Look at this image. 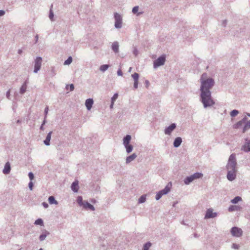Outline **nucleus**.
<instances>
[{
  "label": "nucleus",
  "mask_w": 250,
  "mask_h": 250,
  "mask_svg": "<svg viewBox=\"0 0 250 250\" xmlns=\"http://www.w3.org/2000/svg\"><path fill=\"white\" fill-rule=\"evenodd\" d=\"M227 178L229 181H232L236 177L237 171L227 170Z\"/></svg>",
  "instance_id": "10"
},
{
  "label": "nucleus",
  "mask_w": 250,
  "mask_h": 250,
  "mask_svg": "<svg viewBox=\"0 0 250 250\" xmlns=\"http://www.w3.org/2000/svg\"><path fill=\"white\" fill-rule=\"evenodd\" d=\"M245 144L242 146L241 150L246 152L250 151V140L246 139Z\"/></svg>",
  "instance_id": "12"
},
{
  "label": "nucleus",
  "mask_w": 250,
  "mask_h": 250,
  "mask_svg": "<svg viewBox=\"0 0 250 250\" xmlns=\"http://www.w3.org/2000/svg\"><path fill=\"white\" fill-rule=\"evenodd\" d=\"M52 133V131H50L47 134L46 137L45 139L44 140L43 143L44 144L47 146H48L50 145V141L51 138V134Z\"/></svg>",
  "instance_id": "21"
},
{
  "label": "nucleus",
  "mask_w": 250,
  "mask_h": 250,
  "mask_svg": "<svg viewBox=\"0 0 250 250\" xmlns=\"http://www.w3.org/2000/svg\"><path fill=\"white\" fill-rule=\"evenodd\" d=\"M72 190L74 192H77L79 190V182L76 180L73 182L71 186Z\"/></svg>",
  "instance_id": "16"
},
{
  "label": "nucleus",
  "mask_w": 250,
  "mask_h": 250,
  "mask_svg": "<svg viewBox=\"0 0 250 250\" xmlns=\"http://www.w3.org/2000/svg\"><path fill=\"white\" fill-rule=\"evenodd\" d=\"M137 157V155L135 153H133L132 154L127 156L125 159V163L126 164H128L133 161H134L136 157Z\"/></svg>",
  "instance_id": "17"
},
{
  "label": "nucleus",
  "mask_w": 250,
  "mask_h": 250,
  "mask_svg": "<svg viewBox=\"0 0 250 250\" xmlns=\"http://www.w3.org/2000/svg\"><path fill=\"white\" fill-rule=\"evenodd\" d=\"M48 202L50 204H55L57 205L58 204V202L57 201H56L53 196H50L48 198Z\"/></svg>",
  "instance_id": "26"
},
{
  "label": "nucleus",
  "mask_w": 250,
  "mask_h": 250,
  "mask_svg": "<svg viewBox=\"0 0 250 250\" xmlns=\"http://www.w3.org/2000/svg\"><path fill=\"white\" fill-rule=\"evenodd\" d=\"M109 68V65L108 64H103L101 65L100 67V70L102 72L105 71Z\"/></svg>",
  "instance_id": "32"
},
{
  "label": "nucleus",
  "mask_w": 250,
  "mask_h": 250,
  "mask_svg": "<svg viewBox=\"0 0 250 250\" xmlns=\"http://www.w3.org/2000/svg\"><path fill=\"white\" fill-rule=\"evenodd\" d=\"M146 200V196L145 195H142L138 199V203L139 204L144 203Z\"/></svg>",
  "instance_id": "33"
},
{
  "label": "nucleus",
  "mask_w": 250,
  "mask_h": 250,
  "mask_svg": "<svg viewBox=\"0 0 250 250\" xmlns=\"http://www.w3.org/2000/svg\"><path fill=\"white\" fill-rule=\"evenodd\" d=\"M238 113H239V111L237 110L234 109L230 112V115L231 117H235L236 115H237Z\"/></svg>",
  "instance_id": "36"
},
{
  "label": "nucleus",
  "mask_w": 250,
  "mask_h": 250,
  "mask_svg": "<svg viewBox=\"0 0 250 250\" xmlns=\"http://www.w3.org/2000/svg\"><path fill=\"white\" fill-rule=\"evenodd\" d=\"M72 62V58L70 56L66 60H65L64 62V65H69Z\"/></svg>",
  "instance_id": "35"
},
{
  "label": "nucleus",
  "mask_w": 250,
  "mask_h": 250,
  "mask_svg": "<svg viewBox=\"0 0 250 250\" xmlns=\"http://www.w3.org/2000/svg\"><path fill=\"white\" fill-rule=\"evenodd\" d=\"M132 52L135 57L137 56L139 54V51L136 46L133 47Z\"/></svg>",
  "instance_id": "37"
},
{
  "label": "nucleus",
  "mask_w": 250,
  "mask_h": 250,
  "mask_svg": "<svg viewBox=\"0 0 250 250\" xmlns=\"http://www.w3.org/2000/svg\"><path fill=\"white\" fill-rule=\"evenodd\" d=\"M5 14L4 10H0V17L3 16Z\"/></svg>",
  "instance_id": "51"
},
{
  "label": "nucleus",
  "mask_w": 250,
  "mask_h": 250,
  "mask_svg": "<svg viewBox=\"0 0 250 250\" xmlns=\"http://www.w3.org/2000/svg\"><path fill=\"white\" fill-rule=\"evenodd\" d=\"M70 88V91H72L74 89V85L73 84H67L66 85V89Z\"/></svg>",
  "instance_id": "38"
},
{
  "label": "nucleus",
  "mask_w": 250,
  "mask_h": 250,
  "mask_svg": "<svg viewBox=\"0 0 250 250\" xmlns=\"http://www.w3.org/2000/svg\"><path fill=\"white\" fill-rule=\"evenodd\" d=\"M42 63V58L37 57L34 60V73H37L40 70Z\"/></svg>",
  "instance_id": "7"
},
{
  "label": "nucleus",
  "mask_w": 250,
  "mask_h": 250,
  "mask_svg": "<svg viewBox=\"0 0 250 250\" xmlns=\"http://www.w3.org/2000/svg\"><path fill=\"white\" fill-rule=\"evenodd\" d=\"M176 125L175 123L171 124L170 125L167 127L165 130V134L166 135H170L171 132L176 128Z\"/></svg>",
  "instance_id": "11"
},
{
  "label": "nucleus",
  "mask_w": 250,
  "mask_h": 250,
  "mask_svg": "<svg viewBox=\"0 0 250 250\" xmlns=\"http://www.w3.org/2000/svg\"><path fill=\"white\" fill-rule=\"evenodd\" d=\"M203 177V173L201 172H196L193 174L189 176H187L184 179V183L185 185H189L190 183L195 180L201 178Z\"/></svg>",
  "instance_id": "4"
},
{
  "label": "nucleus",
  "mask_w": 250,
  "mask_h": 250,
  "mask_svg": "<svg viewBox=\"0 0 250 250\" xmlns=\"http://www.w3.org/2000/svg\"><path fill=\"white\" fill-rule=\"evenodd\" d=\"M132 78L134 80V85L133 87L135 89H137L138 88V79L139 77V75L137 73H134L131 75Z\"/></svg>",
  "instance_id": "13"
},
{
  "label": "nucleus",
  "mask_w": 250,
  "mask_h": 250,
  "mask_svg": "<svg viewBox=\"0 0 250 250\" xmlns=\"http://www.w3.org/2000/svg\"><path fill=\"white\" fill-rule=\"evenodd\" d=\"M250 128V120L247 121L242 128V132L245 133Z\"/></svg>",
  "instance_id": "25"
},
{
  "label": "nucleus",
  "mask_w": 250,
  "mask_h": 250,
  "mask_svg": "<svg viewBox=\"0 0 250 250\" xmlns=\"http://www.w3.org/2000/svg\"><path fill=\"white\" fill-rule=\"evenodd\" d=\"M231 248L235 250H238L239 249V246L238 245L234 243L232 245Z\"/></svg>",
  "instance_id": "44"
},
{
  "label": "nucleus",
  "mask_w": 250,
  "mask_h": 250,
  "mask_svg": "<svg viewBox=\"0 0 250 250\" xmlns=\"http://www.w3.org/2000/svg\"><path fill=\"white\" fill-rule=\"evenodd\" d=\"M42 205L43 206V207L45 208H47L48 207V205L47 203L46 202H43L42 203Z\"/></svg>",
  "instance_id": "47"
},
{
  "label": "nucleus",
  "mask_w": 250,
  "mask_h": 250,
  "mask_svg": "<svg viewBox=\"0 0 250 250\" xmlns=\"http://www.w3.org/2000/svg\"><path fill=\"white\" fill-rule=\"evenodd\" d=\"M28 176L31 181L33 180L34 176V174L32 172H30L28 173Z\"/></svg>",
  "instance_id": "43"
},
{
  "label": "nucleus",
  "mask_w": 250,
  "mask_h": 250,
  "mask_svg": "<svg viewBox=\"0 0 250 250\" xmlns=\"http://www.w3.org/2000/svg\"><path fill=\"white\" fill-rule=\"evenodd\" d=\"M21 123V120H18L17 121V124H20V123Z\"/></svg>",
  "instance_id": "60"
},
{
  "label": "nucleus",
  "mask_w": 250,
  "mask_h": 250,
  "mask_svg": "<svg viewBox=\"0 0 250 250\" xmlns=\"http://www.w3.org/2000/svg\"><path fill=\"white\" fill-rule=\"evenodd\" d=\"M124 146L125 148L126 152H127V153H130V152H132L133 147L131 145L129 144L127 145Z\"/></svg>",
  "instance_id": "27"
},
{
  "label": "nucleus",
  "mask_w": 250,
  "mask_h": 250,
  "mask_svg": "<svg viewBox=\"0 0 250 250\" xmlns=\"http://www.w3.org/2000/svg\"><path fill=\"white\" fill-rule=\"evenodd\" d=\"M93 100L92 99L89 98L86 100L85 103V106L88 110H90L93 104Z\"/></svg>",
  "instance_id": "15"
},
{
  "label": "nucleus",
  "mask_w": 250,
  "mask_h": 250,
  "mask_svg": "<svg viewBox=\"0 0 250 250\" xmlns=\"http://www.w3.org/2000/svg\"><path fill=\"white\" fill-rule=\"evenodd\" d=\"M145 84H146V87L147 88L149 85V82L148 80H146L145 81Z\"/></svg>",
  "instance_id": "52"
},
{
  "label": "nucleus",
  "mask_w": 250,
  "mask_h": 250,
  "mask_svg": "<svg viewBox=\"0 0 250 250\" xmlns=\"http://www.w3.org/2000/svg\"><path fill=\"white\" fill-rule=\"evenodd\" d=\"M247 118L246 116H245L242 120V122L244 124H245L247 122Z\"/></svg>",
  "instance_id": "50"
},
{
  "label": "nucleus",
  "mask_w": 250,
  "mask_h": 250,
  "mask_svg": "<svg viewBox=\"0 0 250 250\" xmlns=\"http://www.w3.org/2000/svg\"><path fill=\"white\" fill-rule=\"evenodd\" d=\"M161 193L159 192V191H158L156 193V196H155V199H156V200H159L162 197V196H163L162 195H161Z\"/></svg>",
  "instance_id": "41"
},
{
  "label": "nucleus",
  "mask_w": 250,
  "mask_h": 250,
  "mask_svg": "<svg viewBox=\"0 0 250 250\" xmlns=\"http://www.w3.org/2000/svg\"><path fill=\"white\" fill-rule=\"evenodd\" d=\"M35 43H37L38 42V39H39V36L38 35H36L35 37Z\"/></svg>",
  "instance_id": "53"
},
{
  "label": "nucleus",
  "mask_w": 250,
  "mask_h": 250,
  "mask_svg": "<svg viewBox=\"0 0 250 250\" xmlns=\"http://www.w3.org/2000/svg\"><path fill=\"white\" fill-rule=\"evenodd\" d=\"M43 125H41V126H40V129L42 130H44V127H43Z\"/></svg>",
  "instance_id": "57"
},
{
  "label": "nucleus",
  "mask_w": 250,
  "mask_h": 250,
  "mask_svg": "<svg viewBox=\"0 0 250 250\" xmlns=\"http://www.w3.org/2000/svg\"><path fill=\"white\" fill-rule=\"evenodd\" d=\"M27 83H28V82H27V81L26 80V81H25L24 82V83H25V84H26V85H27Z\"/></svg>",
  "instance_id": "63"
},
{
  "label": "nucleus",
  "mask_w": 250,
  "mask_h": 250,
  "mask_svg": "<svg viewBox=\"0 0 250 250\" xmlns=\"http://www.w3.org/2000/svg\"><path fill=\"white\" fill-rule=\"evenodd\" d=\"M48 110H49L48 107L46 106L44 109V117H45V118H46V117H47V114L48 113Z\"/></svg>",
  "instance_id": "46"
},
{
  "label": "nucleus",
  "mask_w": 250,
  "mask_h": 250,
  "mask_svg": "<svg viewBox=\"0 0 250 250\" xmlns=\"http://www.w3.org/2000/svg\"><path fill=\"white\" fill-rule=\"evenodd\" d=\"M152 244L150 242H148L145 243L143 246V250H149V248L151 246Z\"/></svg>",
  "instance_id": "30"
},
{
  "label": "nucleus",
  "mask_w": 250,
  "mask_h": 250,
  "mask_svg": "<svg viewBox=\"0 0 250 250\" xmlns=\"http://www.w3.org/2000/svg\"><path fill=\"white\" fill-rule=\"evenodd\" d=\"M177 203H178V202H174V203H173V204L172 206H173V207H175V206H176V205Z\"/></svg>",
  "instance_id": "59"
},
{
  "label": "nucleus",
  "mask_w": 250,
  "mask_h": 250,
  "mask_svg": "<svg viewBox=\"0 0 250 250\" xmlns=\"http://www.w3.org/2000/svg\"><path fill=\"white\" fill-rule=\"evenodd\" d=\"M226 167L227 170L237 171V161L235 153H232L229 156Z\"/></svg>",
  "instance_id": "2"
},
{
  "label": "nucleus",
  "mask_w": 250,
  "mask_h": 250,
  "mask_svg": "<svg viewBox=\"0 0 250 250\" xmlns=\"http://www.w3.org/2000/svg\"><path fill=\"white\" fill-rule=\"evenodd\" d=\"M131 69H132V68H131V67H130V68H129L128 72H131Z\"/></svg>",
  "instance_id": "64"
},
{
  "label": "nucleus",
  "mask_w": 250,
  "mask_h": 250,
  "mask_svg": "<svg viewBox=\"0 0 250 250\" xmlns=\"http://www.w3.org/2000/svg\"><path fill=\"white\" fill-rule=\"evenodd\" d=\"M49 17L51 21H53L54 13L51 9L50 10L49 12Z\"/></svg>",
  "instance_id": "40"
},
{
  "label": "nucleus",
  "mask_w": 250,
  "mask_h": 250,
  "mask_svg": "<svg viewBox=\"0 0 250 250\" xmlns=\"http://www.w3.org/2000/svg\"><path fill=\"white\" fill-rule=\"evenodd\" d=\"M11 170L10 164L9 162L6 163L4 166V167L2 170V172L5 174H9Z\"/></svg>",
  "instance_id": "18"
},
{
  "label": "nucleus",
  "mask_w": 250,
  "mask_h": 250,
  "mask_svg": "<svg viewBox=\"0 0 250 250\" xmlns=\"http://www.w3.org/2000/svg\"><path fill=\"white\" fill-rule=\"evenodd\" d=\"M34 224L36 225H41V226H42L43 225V220L41 219V218H39V219H37Z\"/></svg>",
  "instance_id": "34"
},
{
  "label": "nucleus",
  "mask_w": 250,
  "mask_h": 250,
  "mask_svg": "<svg viewBox=\"0 0 250 250\" xmlns=\"http://www.w3.org/2000/svg\"><path fill=\"white\" fill-rule=\"evenodd\" d=\"M131 139V137L130 135H126L123 138V145L124 146L129 145Z\"/></svg>",
  "instance_id": "23"
},
{
  "label": "nucleus",
  "mask_w": 250,
  "mask_h": 250,
  "mask_svg": "<svg viewBox=\"0 0 250 250\" xmlns=\"http://www.w3.org/2000/svg\"><path fill=\"white\" fill-rule=\"evenodd\" d=\"M113 104H114V103H112V102H111V104L110 105V108H112Z\"/></svg>",
  "instance_id": "61"
},
{
  "label": "nucleus",
  "mask_w": 250,
  "mask_h": 250,
  "mask_svg": "<svg viewBox=\"0 0 250 250\" xmlns=\"http://www.w3.org/2000/svg\"><path fill=\"white\" fill-rule=\"evenodd\" d=\"M138 9H139V6H134L133 8V9H132V12L134 14H137V12L138 11Z\"/></svg>",
  "instance_id": "39"
},
{
  "label": "nucleus",
  "mask_w": 250,
  "mask_h": 250,
  "mask_svg": "<svg viewBox=\"0 0 250 250\" xmlns=\"http://www.w3.org/2000/svg\"><path fill=\"white\" fill-rule=\"evenodd\" d=\"M46 118H44V120H43V121L42 122V125H44L46 124Z\"/></svg>",
  "instance_id": "54"
},
{
  "label": "nucleus",
  "mask_w": 250,
  "mask_h": 250,
  "mask_svg": "<svg viewBox=\"0 0 250 250\" xmlns=\"http://www.w3.org/2000/svg\"><path fill=\"white\" fill-rule=\"evenodd\" d=\"M115 19V27L117 29H120L122 26L123 19L122 16L118 13H115L114 14Z\"/></svg>",
  "instance_id": "5"
},
{
  "label": "nucleus",
  "mask_w": 250,
  "mask_h": 250,
  "mask_svg": "<svg viewBox=\"0 0 250 250\" xmlns=\"http://www.w3.org/2000/svg\"><path fill=\"white\" fill-rule=\"evenodd\" d=\"M117 74L118 76H123V73L122 70L120 69L117 71Z\"/></svg>",
  "instance_id": "48"
},
{
  "label": "nucleus",
  "mask_w": 250,
  "mask_h": 250,
  "mask_svg": "<svg viewBox=\"0 0 250 250\" xmlns=\"http://www.w3.org/2000/svg\"><path fill=\"white\" fill-rule=\"evenodd\" d=\"M118 94L117 93L114 94L111 98V102H112V103H114V101H116V99L118 98Z\"/></svg>",
  "instance_id": "42"
},
{
  "label": "nucleus",
  "mask_w": 250,
  "mask_h": 250,
  "mask_svg": "<svg viewBox=\"0 0 250 250\" xmlns=\"http://www.w3.org/2000/svg\"><path fill=\"white\" fill-rule=\"evenodd\" d=\"M194 237L195 238H198L199 237L197 233L194 234Z\"/></svg>",
  "instance_id": "58"
},
{
  "label": "nucleus",
  "mask_w": 250,
  "mask_h": 250,
  "mask_svg": "<svg viewBox=\"0 0 250 250\" xmlns=\"http://www.w3.org/2000/svg\"><path fill=\"white\" fill-rule=\"evenodd\" d=\"M111 49L115 53H118L119 52V42L117 41L114 42L111 45Z\"/></svg>",
  "instance_id": "14"
},
{
  "label": "nucleus",
  "mask_w": 250,
  "mask_h": 250,
  "mask_svg": "<svg viewBox=\"0 0 250 250\" xmlns=\"http://www.w3.org/2000/svg\"><path fill=\"white\" fill-rule=\"evenodd\" d=\"M18 54H22V49H19V50H18Z\"/></svg>",
  "instance_id": "55"
},
{
  "label": "nucleus",
  "mask_w": 250,
  "mask_h": 250,
  "mask_svg": "<svg viewBox=\"0 0 250 250\" xmlns=\"http://www.w3.org/2000/svg\"><path fill=\"white\" fill-rule=\"evenodd\" d=\"M243 124L244 123L242 122V121L240 120L233 125V128L234 129H238L243 125Z\"/></svg>",
  "instance_id": "31"
},
{
  "label": "nucleus",
  "mask_w": 250,
  "mask_h": 250,
  "mask_svg": "<svg viewBox=\"0 0 250 250\" xmlns=\"http://www.w3.org/2000/svg\"><path fill=\"white\" fill-rule=\"evenodd\" d=\"M10 90H9L8 91H7L6 92V97L7 98H8V99H10Z\"/></svg>",
  "instance_id": "49"
},
{
  "label": "nucleus",
  "mask_w": 250,
  "mask_h": 250,
  "mask_svg": "<svg viewBox=\"0 0 250 250\" xmlns=\"http://www.w3.org/2000/svg\"><path fill=\"white\" fill-rule=\"evenodd\" d=\"M182 143V139L181 137H178L176 138L173 142V146L175 147H178L180 146Z\"/></svg>",
  "instance_id": "19"
},
{
  "label": "nucleus",
  "mask_w": 250,
  "mask_h": 250,
  "mask_svg": "<svg viewBox=\"0 0 250 250\" xmlns=\"http://www.w3.org/2000/svg\"><path fill=\"white\" fill-rule=\"evenodd\" d=\"M217 213L213 212L212 208H208L206 211L205 219L213 218L217 216Z\"/></svg>",
  "instance_id": "9"
},
{
  "label": "nucleus",
  "mask_w": 250,
  "mask_h": 250,
  "mask_svg": "<svg viewBox=\"0 0 250 250\" xmlns=\"http://www.w3.org/2000/svg\"><path fill=\"white\" fill-rule=\"evenodd\" d=\"M50 233L48 231L46 230H44L42 233L40 235L39 237V239L41 241H42L44 240L48 235H49Z\"/></svg>",
  "instance_id": "22"
},
{
  "label": "nucleus",
  "mask_w": 250,
  "mask_h": 250,
  "mask_svg": "<svg viewBox=\"0 0 250 250\" xmlns=\"http://www.w3.org/2000/svg\"><path fill=\"white\" fill-rule=\"evenodd\" d=\"M27 85L25 83H23L21 87L20 88V93L21 94H23L26 91Z\"/></svg>",
  "instance_id": "29"
},
{
  "label": "nucleus",
  "mask_w": 250,
  "mask_h": 250,
  "mask_svg": "<svg viewBox=\"0 0 250 250\" xmlns=\"http://www.w3.org/2000/svg\"><path fill=\"white\" fill-rule=\"evenodd\" d=\"M200 82V102L205 108L213 106L215 103L211 96V89L215 84L214 80L208 77L207 73H204L201 76Z\"/></svg>",
  "instance_id": "1"
},
{
  "label": "nucleus",
  "mask_w": 250,
  "mask_h": 250,
  "mask_svg": "<svg viewBox=\"0 0 250 250\" xmlns=\"http://www.w3.org/2000/svg\"><path fill=\"white\" fill-rule=\"evenodd\" d=\"M242 200V198L240 196H236L231 200V203L232 204H237L238 202Z\"/></svg>",
  "instance_id": "28"
},
{
  "label": "nucleus",
  "mask_w": 250,
  "mask_h": 250,
  "mask_svg": "<svg viewBox=\"0 0 250 250\" xmlns=\"http://www.w3.org/2000/svg\"><path fill=\"white\" fill-rule=\"evenodd\" d=\"M226 24H227V21H226V20H224V21H223V25H224V26H226Z\"/></svg>",
  "instance_id": "56"
},
{
  "label": "nucleus",
  "mask_w": 250,
  "mask_h": 250,
  "mask_svg": "<svg viewBox=\"0 0 250 250\" xmlns=\"http://www.w3.org/2000/svg\"><path fill=\"white\" fill-rule=\"evenodd\" d=\"M28 187H29V188L30 189V190H33V183L32 181H30L29 183Z\"/></svg>",
  "instance_id": "45"
},
{
  "label": "nucleus",
  "mask_w": 250,
  "mask_h": 250,
  "mask_svg": "<svg viewBox=\"0 0 250 250\" xmlns=\"http://www.w3.org/2000/svg\"><path fill=\"white\" fill-rule=\"evenodd\" d=\"M142 13H143V12H139V13H137V15L139 16V15L142 14Z\"/></svg>",
  "instance_id": "62"
},
{
  "label": "nucleus",
  "mask_w": 250,
  "mask_h": 250,
  "mask_svg": "<svg viewBox=\"0 0 250 250\" xmlns=\"http://www.w3.org/2000/svg\"><path fill=\"white\" fill-rule=\"evenodd\" d=\"M170 188L168 186H167L163 189L159 191L161 195H164L168 193L170 191Z\"/></svg>",
  "instance_id": "24"
},
{
  "label": "nucleus",
  "mask_w": 250,
  "mask_h": 250,
  "mask_svg": "<svg viewBox=\"0 0 250 250\" xmlns=\"http://www.w3.org/2000/svg\"><path fill=\"white\" fill-rule=\"evenodd\" d=\"M76 201L79 206L82 207L83 209L86 210L90 209L92 211L95 210L94 207L92 205L89 203L87 201H83V197L81 196H79L77 197Z\"/></svg>",
  "instance_id": "3"
},
{
  "label": "nucleus",
  "mask_w": 250,
  "mask_h": 250,
  "mask_svg": "<svg viewBox=\"0 0 250 250\" xmlns=\"http://www.w3.org/2000/svg\"><path fill=\"white\" fill-rule=\"evenodd\" d=\"M230 232L233 236L239 237L242 235L243 231L241 229L236 227H232Z\"/></svg>",
  "instance_id": "8"
},
{
  "label": "nucleus",
  "mask_w": 250,
  "mask_h": 250,
  "mask_svg": "<svg viewBox=\"0 0 250 250\" xmlns=\"http://www.w3.org/2000/svg\"><path fill=\"white\" fill-rule=\"evenodd\" d=\"M242 209V207L237 205H231L228 208V210L229 212L235 211H240Z\"/></svg>",
  "instance_id": "20"
},
{
  "label": "nucleus",
  "mask_w": 250,
  "mask_h": 250,
  "mask_svg": "<svg viewBox=\"0 0 250 250\" xmlns=\"http://www.w3.org/2000/svg\"><path fill=\"white\" fill-rule=\"evenodd\" d=\"M166 62L165 55H162L153 62V67L156 68L159 66L163 65Z\"/></svg>",
  "instance_id": "6"
}]
</instances>
